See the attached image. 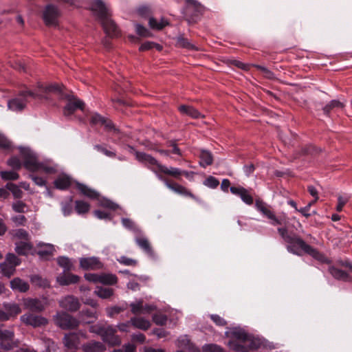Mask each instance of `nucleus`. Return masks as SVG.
Returning <instances> with one entry per match:
<instances>
[{"label":"nucleus","instance_id":"f257e3e1","mask_svg":"<svg viewBox=\"0 0 352 352\" xmlns=\"http://www.w3.org/2000/svg\"><path fill=\"white\" fill-rule=\"evenodd\" d=\"M278 232L282 239L287 243V250L288 252L300 255L299 249L312 256L314 258L322 262L328 263V259L316 248L307 244L298 235L294 232H289L285 228H278Z\"/></svg>","mask_w":352,"mask_h":352},{"label":"nucleus","instance_id":"f03ea898","mask_svg":"<svg viewBox=\"0 0 352 352\" xmlns=\"http://www.w3.org/2000/svg\"><path fill=\"white\" fill-rule=\"evenodd\" d=\"M227 337L230 338L228 345L234 352H250L261 346L260 339L254 338L241 328H233L226 332Z\"/></svg>","mask_w":352,"mask_h":352},{"label":"nucleus","instance_id":"7ed1b4c3","mask_svg":"<svg viewBox=\"0 0 352 352\" xmlns=\"http://www.w3.org/2000/svg\"><path fill=\"white\" fill-rule=\"evenodd\" d=\"M62 92L61 87L56 84L44 86L41 83H38L34 91L25 90L21 92L20 98H16L8 101V107L10 109L15 111L23 109L27 103L26 98L31 96L34 98H47V94L54 93L60 94Z\"/></svg>","mask_w":352,"mask_h":352},{"label":"nucleus","instance_id":"20e7f679","mask_svg":"<svg viewBox=\"0 0 352 352\" xmlns=\"http://www.w3.org/2000/svg\"><path fill=\"white\" fill-rule=\"evenodd\" d=\"M90 10L98 19L105 22H113L109 8L102 0H91Z\"/></svg>","mask_w":352,"mask_h":352},{"label":"nucleus","instance_id":"39448f33","mask_svg":"<svg viewBox=\"0 0 352 352\" xmlns=\"http://www.w3.org/2000/svg\"><path fill=\"white\" fill-rule=\"evenodd\" d=\"M135 157L139 162L144 164L153 171L160 180L163 179V177L160 174V166H162V164L159 163L156 159L143 152H136Z\"/></svg>","mask_w":352,"mask_h":352},{"label":"nucleus","instance_id":"423d86ee","mask_svg":"<svg viewBox=\"0 0 352 352\" xmlns=\"http://www.w3.org/2000/svg\"><path fill=\"white\" fill-rule=\"evenodd\" d=\"M55 322L63 329H75L79 325V321L66 312L58 313Z\"/></svg>","mask_w":352,"mask_h":352},{"label":"nucleus","instance_id":"0eeeda50","mask_svg":"<svg viewBox=\"0 0 352 352\" xmlns=\"http://www.w3.org/2000/svg\"><path fill=\"white\" fill-rule=\"evenodd\" d=\"M20 153L23 160L24 166L31 171H37L40 162L35 154L28 148H21Z\"/></svg>","mask_w":352,"mask_h":352},{"label":"nucleus","instance_id":"6e6552de","mask_svg":"<svg viewBox=\"0 0 352 352\" xmlns=\"http://www.w3.org/2000/svg\"><path fill=\"white\" fill-rule=\"evenodd\" d=\"M166 23H148V27L143 25L142 23H138L135 30L137 34L141 37H152L151 30H161Z\"/></svg>","mask_w":352,"mask_h":352},{"label":"nucleus","instance_id":"1a4fd4ad","mask_svg":"<svg viewBox=\"0 0 352 352\" xmlns=\"http://www.w3.org/2000/svg\"><path fill=\"white\" fill-rule=\"evenodd\" d=\"M79 263L80 267L85 270H98L103 267V263L96 256L80 258Z\"/></svg>","mask_w":352,"mask_h":352},{"label":"nucleus","instance_id":"9d476101","mask_svg":"<svg viewBox=\"0 0 352 352\" xmlns=\"http://www.w3.org/2000/svg\"><path fill=\"white\" fill-rule=\"evenodd\" d=\"M80 336L86 338V333L82 331L77 333H69L65 334L63 338L65 346L70 349H76L80 344Z\"/></svg>","mask_w":352,"mask_h":352},{"label":"nucleus","instance_id":"9b49d317","mask_svg":"<svg viewBox=\"0 0 352 352\" xmlns=\"http://www.w3.org/2000/svg\"><path fill=\"white\" fill-rule=\"evenodd\" d=\"M21 320L34 327L44 326L47 323V320L41 316H36L32 314H26L21 316Z\"/></svg>","mask_w":352,"mask_h":352},{"label":"nucleus","instance_id":"f8f14e48","mask_svg":"<svg viewBox=\"0 0 352 352\" xmlns=\"http://www.w3.org/2000/svg\"><path fill=\"white\" fill-rule=\"evenodd\" d=\"M255 206L258 211L272 221L271 223L273 226L281 224V221L275 216L274 212L271 211L269 206H267L265 203L261 200H256Z\"/></svg>","mask_w":352,"mask_h":352},{"label":"nucleus","instance_id":"ddd939ff","mask_svg":"<svg viewBox=\"0 0 352 352\" xmlns=\"http://www.w3.org/2000/svg\"><path fill=\"white\" fill-rule=\"evenodd\" d=\"M14 332L10 330L0 329V347L5 350H10L14 346Z\"/></svg>","mask_w":352,"mask_h":352},{"label":"nucleus","instance_id":"4468645a","mask_svg":"<svg viewBox=\"0 0 352 352\" xmlns=\"http://www.w3.org/2000/svg\"><path fill=\"white\" fill-rule=\"evenodd\" d=\"M60 307L72 312L76 311L80 309V304L78 299L74 296H67L59 301Z\"/></svg>","mask_w":352,"mask_h":352},{"label":"nucleus","instance_id":"2eb2a0df","mask_svg":"<svg viewBox=\"0 0 352 352\" xmlns=\"http://www.w3.org/2000/svg\"><path fill=\"white\" fill-rule=\"evenodd\" d=\"M116 330L111 326L106 327L101 336L104 342L111 346L119 345L121 343L120 338L116 335Z\"/></svg>","mask_w":352,"mask_h":352},{"label":"nucleus","instance_id":"dca6fc26","mask_svg":"<svg viewBox=\"0 0 352 352\" xmlns=\"http://www.w3.org/2000/svg\"><path fill=\"white\" fill-rule=\"evenodd\" d=\"M164 182L165 185L167 188H168L170 190H173V192L186 196L189 197L191 198H195L194 195L188 190L186 187L175 183V182H170L168 180L164 179L162 180Z\"/></svg>","mask_w":352,"mask_h":352},{"label":"nucleus","instance_id":"f3484780","mask_svg":"<svg viewBox=\"0 0 352 352\" xmlns=\"http://www.w3.org/2000/svg\"><path fill=\"white\" fill-rule=\"evenodd\" d=\"M23 305L30 311L41 312L45 309L46 303L36 298H25L23 300Z\"/></svg>","mask_w":352,"mask_h":352},{"label":"nucleus","instance_id":"a211bd4d","mask_svg":"<svg viewBox=\"0 0 352 352\" xmlns=\"http://www.w3.org/2000/svg\"><path fill=\"white\" fill-rule=\"evenodd\" d=\"M84 103L82 101L78 100L76 98H69L65 107H64V115H72L78 109H83Z\"/></svg>","mask_w":352,"mask_h":352},{"label":"nucleus","instance_id":"6ab92c4d","mask_svg":"<svg viewBox=\"0 0 352 352\" xmlns=\"http://www.w3.org/2000/svg\"><path fill=\"white\" fill-rule=\"evenodd\" d=\"M137 236L135 238V241L136 244L148 255L153 256L154 252L153 251L152 247L148 240V239L140 234H136Z\"/></svg>","mask_w":352,"mask_h":352},{"label":"nucleus","instance_id":"aec40b11","mask_svg":"<svg viewBox=\"0 0 352 352\" xmlns=\"http://www.w3.org/2000/svg\"><path fill=\"white\" fill-rule=\"evenodd\" d=\"M138 16L144 20H148V22H158V19L155 18L153 10L148 6H141L136 10Z\"/></svg>","mask_w":352,"mask_h":352},{"label":"nucleus","instance_id":"412c9836","mask_svg":"<svg viewBox=\"0 0 352 352\" xmlns=\"http://www.w3.org/2000/svg\"><path fill=\"white\" fill-rule=\"evenodd\" d=\"M230 191L232 194L239 196L243 201L246 204H252L253 198L245 188L243 187L232 186L230 188Z\"/></svg>","mask_w":352,"mask_h":352},{"label":"nucleus","instance_id":"4be33fe9","mask_svg":"<svg viewBox=\"0 0 352 352\" xmlns=\"http://www.w3.org/2000/svg\"><path fill=\"white\" fill-rule=\"evenodd\" d=\"M60 14L56 7L52 5L47 6L43 12V19L45 22H52L58 19Z\"/></svg>","mask_w":352,"mask_h":352},{"label":"nucleus","instance_id":"5701e85b","mask_svg":"<svg viewBox=\"0 0 352 352\" xmlns=\"http://www.w3.org/2000/svg\"><path fill=\"white\" fill-rule=\"evenodd\" d=\"M82 349L84 352H104L106 347L100 342L90 341L83 344Z\"/></svg>","mask_w":352,"mask_h":352},{"label":"nucleus","instance_id":"b1692460","mask_svg":"<svg viewBox=\"0 0 352 352\" xmlns=\"http://www.w3.org/2000/svg\"><path fill=\"white\" fill-rule=\"evenodd\" d=\"M54 186L60 190H65L72 184V179L67 175H59L54 182Z\"/></svg>","mask_w":352,"mask_h":352},{"label":"nucleus","instance_id":"393cba45","mask_svg":"<svg viewBox=\"0 0 352 352\" xmlns=\"http://www.w3.org/2000/svg\"><path fill=\"white\" fill-rule=\"evenodd\" d=\"M131 325L135 328L146 331L151 327V322L143 317H133L131 318Z\"/></svg>","mask_w":352,"mask_h":352},{"label":"nucleus","instance_id":"a878e982","mask_svg":"<svg viewBox=\"0 0 352 352\" xmlns=\"http://www.w3.org/2000/svg\"><path fill=\"white\" fill-rule=\"evenodd\" d=\"M79 279L77 275L65 273L57 277V282L61 285H68L78 282Z\"/></svg>","mask_w":352,"mask_h":352},{"label":"nucleus","instance_id":"bb28decb","mask_svg":"<svg viewBox=\"0 0 352 352\" xmlns=\"http://www.w3.org/2000/svg\"><path fill=\"white\" fill-rule=\"evenodd\" d=\"M10 287L13 290H16L20 292H26L29 289L30 286L26 281L19 278H14L10 281Z\"/></svg>","mask_w":352,"mask_h":352},{"label":"nucleus","instance_id":"cd10ccee","mask_svg":"<svg viewBox=\"0 0 352 352\" xmlns=\"http://www.w3.org/2000/svg\"><path fill=\"white\" fill-rule=\"evenodd\" d=\"M160 173H164L177 179H179L182 175V170L173 166L167 167L162 165V166H160Z\"/></svg>","mask_w":352,"mask_h":352},{"label":"nucleus","instance_id":"c85d7f7f","mask_svg":"<svg viewBox=\"0 0 352 352\" xmlns=\"http://www.w3.org/2000/svg\"><path fill=\"white\" fill-rule=\"evenodd\" d=\"M177 345L179 347L188 349L189 352H200L197 348L190 343L186 336H182L178 338Z\"/></svg>","mask_w":352,"mask_h":352},{"label":"nucleus","instance_id":"c756f323","mask_svg":"<svg viewBox=\"0 0 352 352\" xmlns=\"http://www.w3.org/2000/svg\"><path fill=\"white\" fill-rule=\"evenodd\" d=\"M330 274L336 279L343 281H351L350 276L344 271L338 269L335 267H330L329 269Z\"/></svg>","mask_w":352,"mask_h":352},{"label":"nucleus","instance_id":"7c9ffc66","mask_svg":"<svg viewBox=\"0 0 352 352\" xmlns=\"http://www.w3.org/2000/svg\"><path fill=\"white\" fill-rule=\"evenodd\" d=\"M76 188L82 195L90 199H96L98 196V193L96 190L90 188L85 184L77 182Z\"/></svg>","mask_w":352,"mask_h":352},{"label":"nucleus","instance_id":"2f4dec72","mask_svg":"<svg viewBox=\"0 0 352 352\" xmlns=\"http://www.w3.org/2000/svg\"><path fill=\"white\" fill-rule=\"evenodd\" d=\"M189 12L194 11L195 14H202L205 8L196 0H184Z\"/></svg>","mask_w":352,"mask_h":352},{"label":"nucleus","instance_id":"473e14b6","mask_svg":"<svg viewBox=\"0 0 352 352\" xmlns=\"http://www.w3.org/2000/svg\"><path fill=\"white\" fill-rule=\"evenodd\" d=\"M102 28L107 36L117 37L120 35V30L116 23H102Z\"/></svg>","mask_w":352,"mask_h":352},{"label":"nucleus","instance_id":"72a5a7b5","mask_svg":"<svg viewBox=\"0 0 352 352\" xmlns=\"http://www.w3.org/2000/svg\"><path fill=\"white\" fill-rule=\"evenodd\" d=\"M178 109L182 114L188 116L193 118H198L201 116V113L191 106L181 105L179 107Z\"/></svg>","mask_w":352,"mask_h":352},{"label":"nucleus","instance_id":"f704fd0d","mask_svg":"<svg viewBox=\"0 0 352 352\" xmlns=\"http://www.w3.org/2000/svg\"><path fill=\"white\" fill-rule=\"evenodd\" d=\"M3 308L8 313L10 318H15L21 311L19 305L16 303H3Z\"/></svg>","mask_w":352,"mask_h":352},{"label":"nucleus","instance_id":"c9c22d12","mask_svg":"<svg viewBox=\"0 0 352 352\" xmlns=\"http://www.w3.org/2000/svg\"><path fill=\"white\" fill-rule=\"evenodd\" d=\"M343 107L344 104L342 102H340L339 100H333L325 107H324L322 110L324 114L329 115L331 111L342 109Z\"/></svg>","mask_w":352,"mask_h":352},{"label":"nucleus","instance_id":"e433bc0d","mask_svg":"<svg viewBox=\"0 0 352 352\" xmlns=\"http://www.w3.org/2000/svg\"><path fill=\"white\" fill-rule=\"evenodd\" d=\"M91 122L94 124H100L104 125L107 128L111 129L112 123L111 121L107 120L104 117L98 113H93L91 116Z\"/></svg>","mask_w":352,"mask_h":352},{"label":"nucleus","instance_id":"4c0bfd02","mask_svg":"<svg viewBox=\"0 0 352 352\" xmlns=\"http://www.w3.org/2000/svg\"><path fill=\"white\" fill-rule=\"evenodd\" d=\"M114 290L112 288L109 287H97L94 293L98 297L107 299L113 296Z\"/></svg>","mask_w":352,"mask_h":352},{"label":"nucleus","instance_id":"58836bf2","mask_svg":"<svg viewBox=\"0 0 352 352\" xmlns=\"http://www.w3.org/2000/svg\"><path fill=\"white\" fill-rule=\"evenodd\" d=\"M201 161L199 162L202 167H206L212 164L213 162L212 155L210 152L206 150H202L200 153Z\"/></svg>","mask_w":352,"mask_h":352},{"label":"nucleus","instance_id":"ea45409f","mask_svg":"<svg viewBox=\"0 0 352 352\" xmlns=\"http://www.w3.org/2000/svg\"><path fill=\"white\" fill-rule=\"evenodd\" d=\"M15 272V267L4 261L0 263V272L6 277H10Z\"/></svg>","mask_w":352,"mask_h":352},{"label":"nucleus","instance_id":"a19ab883","mask_svg":"<svg viewBox=\"0 0 352 352\" xmlns=\"http://www.w3.org/2000/svg\"><path fill=\"white\" fill-rule=\"evenodd\" d=\"M41 249L38 250V254L41 257L52 255L54 252V247L51 244H39Z\"/></svg>","mask_w":352,"mask_h":352},{"label":"nucleus","instance_id":"79ce46f5","mask_svg":"<svg viewBox=\"0 0 352 352\" xmlns=\"http://www.w3.org/2000/svg\"><path fill=\"white\" fill-rule=\"evenodd\" d=\"M118 278L112 274H101L100 283L104 285H112L117 283Z\"/></svg>","mask_w":352,"mask_h":352},{"label":"nucleus","instance_id":"37998d69","mask_svg":"<svg viewBox=\"0 0 352 352\" xmlns=\"http://www.w3.org/2000/svg\"><path fill=\"white\" fill-rule=\"evenodd\" d=\"M122 223L124 227L134 232L135 234H140L141 230L131 219L128 218L122 219Z\"/></svg>","mask_w":352,"mask_h":352},{"label":"nucleus","instance_id":"c03bdc74","mask_svg":"<svg viewBox=\"0 0 352 352\" xmlns=\"http://www.w3.org/2000/svg\"><path fill=\"white\" fill-rule=\"evenodd\" d=\"M90 206L87 202L83 201H76L75 209L78 214H85L89 210Z\"/></svg>","mask_w":352,"mask_h":352},{"label":"nucleus","instance_id":"a18cd8bd","mask_svg":"<svg viewBox=\"0 0 352 352\" xmlns=\"http://www.w3.org/2000/svg\"><path fill=\"white\" fill-rule=\"evenodd\" d=\"M57 263L65 271H69L72 267V263L70 259L65 256H59L57 258Z\"/></svg>","mask_w":352,"mask_h":352},{"label":"nucleus","instance_id":"49530a36","mask_svg":"<svg viewBox=\"0 0 352 352\" xmlns=\"http://www.w3.org/2000/svg\"><path fill=\"white\" fill-rule=\"evenodd\" d=\"M131 311L133 314H142L143 309V300H138L130 304Z\"/></svg>","mask_w":352,"mask_h":352},{"label":"nucleus","instance_id":"de8ad7c7","mask_svg":"<svg viewBox=\"0 0 352 352\" xmlns=\"http://www.w3.org/2000/svg\"><path fill=\"white\" fill-rule=\"evenodd\" d=\"M37 170H41L46 173H54L56 172V168L55 165L49 164L45 162H40Z\"/></svg>","mask_w":352,"mask_h":352},{"label":"nucleus","instance_id":"09e8293b","mask_svg":"<svg viewBox=\"0 0 352 352\" xmlns=\"http://www.w3.org/2000/svg\"><path fill=\"white\" fill-rule=\"evenodd\" d=\"M30 249L31 246L28 243L20 242L19 243H16L15 251L17 254L20 255H25Z\"/></svg>","mask_w":352,"mask_h":352},{"label":"nucleus","instance_id":"8fccbe9b","mask_svg":"<svg viewBox=\"0 0 352 352\" xmlns=\"http://www.w3.org/2000/svg\"><path fill=\"white\" fill-rule=\"evenodd\" d=\"M6 188L8 190L12 192L13 196L15 198H21L23 195L22 190L16 184L12 183H8L6 185Z\"/></svg>","mask_w":352,"mask_h":352},{"label":"nucleus","instance_id":"3c124183","mask_svg":"<svg viewBox=\"0 0 352 352\" xmlns=\"http://www.w3.org/2000/svg\"><path fill=\"white\" fill-rule=\"evenodd\" d=\"M126 309V305L125 306H114L111 307H107L106 309V311L107 315L109 317H113L115 315L120 314V312L124 311Z\"/></svg>","mask_w":352,"mask_h":352},{"label":"nucleus","instance_id":"603ef678","mask_svg":"<svg viewBox=\"0 0 352 352\" xmlns=\"http://www.w3.org/2000/svg\"><path fill=\"white\" fill-rule=\"evenodd\" d=\"M0 175L4 180H16L19 178V174L14 170L1 171Z\"/></svg>","mask_w":352,"mask_h":352},{"label":"nucleus","instance_id":"864d4df0","mask_svg":"<svg viewBox=\"0 0 352 352\" xmlns=\"http://www.w3.org/2000/svg\"><path fill=\"white\" fill-rule=\"evenodd\" d=\"M31 281L40 287H45L49 286V282L46 279H43L38 275L32 276L31 277Z\"/></svg>","mask_w":352,"mask_h":352},{"label":"nucleus","instance_id":"5fc2aeb1","mask_svg":"<svg viewBox=\"0 0 352 352\" xmlns=\"http://www.w3.org/2000/svg\"><path fill=\"white\" fill-rule=\"evenodd\" d=\"M117 260L120 263L126 266H135L138 263V261L136 260L128 258L125 256H122Z\"/></svg>","mask_w":352,"mask_h":352},{"label":"nucleus","instance_id":"6e6d98bb","mask_svg":"<svg viewBox=\"0 0 352 352\" xmlns=\"http://www.w3.org/2000/svg\"><path fill=\"white\" fill-rule=\"evenodd\" d=\"M349 199V196L347 195H339L338 197V205L336 207L337 211H342L344 206L348 202Z\"/></svg>","mask_w":352,"mask_h":352},{"label":"nucleus","instance_id":"4d7b16f0","mask_svg":"<svg viewBox=\"0 0 352 352\" xmlns=\"http://www.w3.org/2000/svg\"><path fill=\"white\" fill-rule=\"evenodd\" d=\"M204 184L210 188H216L219 186V182L215 177L209 176L204 182Z\"/></svg>","mask_w":352,"mask_h":352},{"label":"nucleus","instance_id":"13d9d810","mask_svg":"<svg viewBox=\"0 0 352 352\" xmlns=\"http://www.w3.org/2000/svg\"><path fill=\"white\" fill-rule=\"evenodd\" d=\"M153 320L157 325H164L167 321V317L162 314H155L153 316Z\"/></svg>","mask_w":352,"mask_h":352},{"label":"nucleus","instance_id":"bf43d9fd","mask_svg":"<svg viewBox=\"0 0 352 352\" xmlns=\"http://www.w3.org/2000/svg\"><path fill=\"white\" fill-rule=\"evenodd\" d=\"M13 210L19 213H23L26 211L27 206L21 201H17L12 204Z\"/></svg>","mask_w":352,"mask_h":352},{"label":"nucleus","instance_id":"052dcab7","mask_svg":"<svg viewBox=\"0 0 352 352\" xmlns=\"http://www.w3.org/2000/svg\"><path fill=\"white\" fill-rule=\"evenodd\" d=\"M5 261L10 263L12 265L14 266L15 267L17 265H19L21 263L20 259L16 256H15L14 254H12V253H9L7 254Z\"/></svg>","mask_w":352,"mask_h":352},{"label":"nucleus","instance_id":"680f3d73","mask_svg":"<svg viewBox=\"0 0 352 352\" xmlns=\"http://www.w3.org/2000/svg\"><path fill=\"white\" fill-rule=\"evenodd\" d=\"M8 165L13 169L19 170L21 168L22 164L18 157H12L8 161Z\"/></svg>","mask_w":352,"mask_h":352},{"label":"nucleus","instance_id":"e2e57ef3","mask_svg":"<svg viewBox=\"0 0 352 352\" xmlns=\"http://www.w3.org/2000/svg\"><path fill=\"white\" fill-rule=\"evenodd\" d=\"M203 352H224V351L218 345L207 344L203 347Z\"/></svg>","mask_w":352,"mask_h":352},{"label":"nucleus","instance_id":"0e129e2a","mask_svg":"<svg viewBox=\"0 0 352 352\" xmlns=\"http://www.w3.org/2000/svg\"><path fill=\"white\" fill-rule=\"evenodd\" d=\"M177 45L186 48H192V45L189 43L188 39L183 36H178L177 38Z\"/></svg>","mask_w":352,"mask_h":352},{"label":"nucleus","instance_id":"69168bd1","mask_svg":"<svg viewBox=\"0 0 352 352\" xmlns=\"http://www.w3.org/2000/svg\"><path fill=\"white\" fill-rule=\"evenodd\" d=\"M210 318L218 326H225L227 324L226 321L219 315L212 314Z\"/></svg>","mask_w":352,"mask_h":352},{"label":"nucleus","instance_id":"338daca9","mask_svg":"<svg viewBox=\"0 0 352 352\" xmlns=\"http://www.w3.org/2000/svg\"><path fill=\"white\" fill-rule=\"evenodd\" d=\"M105 328L106 327L101 326L99 324L92 325L89 327V331L102 336Z\"/></svg>","mask_w":352,"mask_h":352},{"label":"nucleus","instance_id":"774afa93","mask_svg":"<svg viewBox=\"0 0 352 352\" xmlns=\"http://www.w3.org/2000/svg\"><path fill=\"white\" fill-rule=\"evenodd\" d=\"M85 278L89 282H93L94 283H100V274H85Z\"/></svg>","mask_w":352,"mask_h":352}]
</instances>
